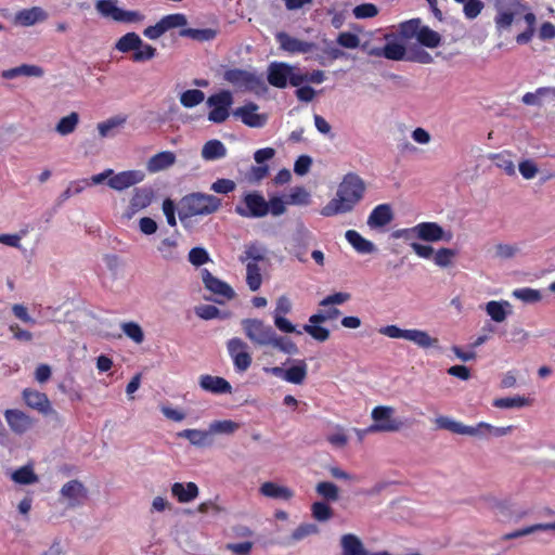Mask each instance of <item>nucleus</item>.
Listing matches in <instances>:
<instances>
[{"label":"nucleus","mask_w":555,"mask_h":555,"mask_svg":"<svg viewBox=\"0 0 555 555\" xmlns=\"http://www.w3.org/2000/svg\"><path fill=\"white\" fill-rule=\"evenodd\" d=\"M227 349L237 373L246 372L250 367L253 358L248 352V345L242 338L233 337L229 339Z\"/></svg>","instance_id":"nucleus-14"},{"label":"nucleus","mask_w":555,"mask_h":555,"mask_svg":"<svg viewBox=\"0 0 555 555\" xmlns=\"http://www.w3.org/2000/svg\"><path fill=\"white\" fill-rule=\"evenodd\" d=\"M259 109L258 104L254 102H247L245 105L235 108L232 115L240 118L242 122L251 128H261L267 122V115L257 114Z\"/></svg>","instance_id":"nucleus-18"},{"label":"nucleus","mask_w":555,"mask_h":555,"mask_svg":"<svg viewBox=\"0 0 555 555\" xmlns=\"http://www.w3.org/2000/svg\"><path fill=\"white\" fill-rule=\"evenodd\" d=\"M392 238H403V242L420 240L427 243L450 242L453 237L451 231H446L437 222H421L412 228L399 229L391 232Z\"/></svg>","instance_id":"nucleus-3"},{"label":"nucleus","mask_w":555,"mask_h":555,"mask_svg":"<svg viewBox=\"0 0 555 555\" xmlns=\"http://www.w3.org/2000/svg\"><path fill=\"white\" fill-rule=\"evenodd\" d=\"M302 330L308 333L317 341L323 343L330 338V331L321 326V323H308L302 326Z\"/></svg>","instance_id":"nucleus-56"},{"label":"nucleus","mask_w":555,"mask_h":555,"mask_svg":"<svg viewBox=\"0 0 555 555\" xmlns=\"http://www.w3.org/2000/svg\"><path fill=\"white\" fill-rule=\"evenodd\" d=\"M486 313L495 323H503L512 314V305L506 300H491L485 306Z\"/></svg>","instance_id":"nucleus-27"},{"label":"nucleus","mask_w":555,"mask_h":555,"mask_svg":"<svg viewBox=\"0 0 555 555\" xmlns=\"http://www.w3.org/2000/svg\"><path fill=\"white\" fill-rule=\"evenodd\" d=\"M435 423L439 429H446L453 434L472 437L480 436V428H477V426H467L448 416H439L435 420Z\"/></svg>","instance_id":"nucleus-24"},{"label":"nucleus","mask_w":555,"mask_h":555,"mask_svg":"<svg viewBox=\"0 0 555 555\" xmlns=\"http://www.w3.org/2000/svg\"><path fill=\"white\" fill-rule=\"evenodd\" d=\"M221 199L215 195L193 192L184 195L178 204V216L182 223L194 216H207L221 207Z\"/></svg>","instance_id":"nucleus-2"},{"label":"nucleus","mask_w":555,"mask_h":555,"mask_svg":"<svg viewBox=\"0 0 555 555\" xmlns=\"http://www.w3.org/2000/svg\"><path fill=\"white\" fill-rule=\"evenodd\" d=\"M145 178V173L142 170H126L113 173L107 180V185L116 191H124L130 186H133L142 182Z\"/></svg>","instance_id":"nucleus-20"},{"label":"nucleus","mask_w":555,"mask_h":555,"mask_svg":"<svg viewBox=\"0 0 555 555\" xmlns=\"http://www.w3.org/2000/svg\"><path fill=\"white\" fill-rule=\"evenodd\" d=\"M198 385L204 391L212 395H224L232 392L231 384L221 376H212L209 374L201 375Z\"/></svg>","instance_id":"nucleus-23"},{"label":"nucleus","mask_w":555,"mask_h":555,"mask_svg":"<svg viewBox=\"0 0 555 555\" xmlns=\"http://www.w3.org/2000/svg\"><path fill=\"white\" fill-rule=\"evenodd\" d=\"M266 248L259 246L257 243H253L246 247L244 255L240 256V261L245 262L247 259H251V262H258L264 260Z\"/></svg>","instance_id":"nucleus-57"},{"label":"nucleus","mask_w":555,"mask_h":555,"mask_svg":"<svg viewBox=\"0 0 555 555\" xmlns=\"http://www.w3.org/2000/svg\"><path fill=\"white\" fill-rule=\"evenodd\" d=\"M118 0H98L96 11L104 17H111L115 22L134 23L143 20V15L138 11H127L117 5Z\"/></svg>","instance_id":"nucleus-11"},{"label":"nucleus","mask_w":555,"mask_h":555,"mask_svg":"<svg viewBox=\"0 0 555 555\" xmlns=\"http://www.w3.org/2000/svg\"><path fill=\"white\" fill-rule=\"evenodd\" d=\"M23 399L29 408L39 411L43 415L56 414V411L52 408L48 396L43 392L25 388L23 390Z\"/></svg>","instance_id":"nucleus-22"},{"label":"nucleus","mask_w":555,"mask_h":555,"mask_svg":"<svg viewBox=\"0 0 555 555\" xmlns=\"http://www.w3.org/2000/svg\"><path fill=\"white\" fill-rule=\"evenodd\" d=\"M312 516L318 521H326L332 518L333 509L324 501L314 502L311 506Z\"/></svg>","instance_id":"nucleus-59"},{"label":"nucleus","mask_w":555,"mask_h":555,"mask_svg":"<svg viewBox=\"0 0 555 555\" xmlns=\"http://www.w3.org/2000/svg\"><path fill=\"white\" fill-rule=\"evenodd\" d=\"M286 203L306 206L310 203V193L304 186H295L291 190Z\"/></svg>","instance_id":"nucleus-53"},{"label":"nucleus","mask_w":555,"mask_h":555,"mask_svg":"<svg viewBox=\"0 0 555 555\" xmlns=\"http://www.w3.org/2000/svg\"><path fill=\"white\" fill-rule=\"evenodd\" d=\"M179 236L180 233L176 231L172 236L164 238L157 246V250L165 260L179 261L181 259L180 253L177 250Z\"/></svg>","instance_id":"nucleus-31"},{"label":"nucleus","mask_w":555,"mask_h":555,"mask_svg":"<svg viewBox=\"0 0 555 555\" xmlns=\"http://www.w3.org/2000/svg\"><path fill=\"white\" fill-rule=\"evenodd\" d=\"M47 16V12L43 9L33 7L18 11L15 15V23L22 26H31L37 22L44 21Z\"/></svg>","instance_id":"nucleus-29"},{"label":"nucleus","mask_w":555,"mask_h":555,"mask_svg":"<svg viewBox=\"0 0 555 555\" xmlns=\"http://www.w3.org/2000/svg\"><path fill=\"white\" fill-rule=\"evenodd\" d=\"M121 328L127 337L132 339L137 344H141L144 340V333L142 327L135 322H125L121 324Z\"/></svg>","instance_id":"nucleus-62"},{"label":"nucleus","mask_w":555,"mask_h":555,"mask_svg":"<svg viewBox=\"0 0 555 555\" xmlns=\"http://www.w3.org/2000/svg\"><path fill=\"white\" fill-rule=\"evenodd\" d=\"M4 416L11 430L17 435H22L33 427V420L20 410H7Z\"/></svg>","instance_id":"nucleus-26"},{"label":"nucleus","mask_w":555,"mask_h":555,"mask_svg":"<svg viewBox=\"0 0 555 555\" xmlns=\"http://www.w3.org/2000/svg\"><path fill=\"white\" fill-rule=\"evenodd\" d=\"M234 102L230 90H221L208 96L206 105L211 108L208 113V120L214 124H222L230 116V109Z\"/></svg>","instance_id":"nucleus-9"},{"label":"nucleus","mask_w":555,"mask_h":555,"mask_svg":"<svg viewBox=\"0 0 555 555\" xmlns=\"http://www.w3.org/2000/svg\"><path fill=\"white\" fill-rule=\"evenodd\" d=\"M126 122V117L114 116L107 120L98 124V130L102 138L115 135L114 130Z\"/></svg>","instance_id":"nucleus-50"},{"label":"nucleus","mask_w":555,"mask_h":555,"mask_svg":"<svg viewBox=\"0 0 555 555\" xmlns=\"http://www.w3.org/2000/svg\"><path fill=\"white\" fill-rule=\"evenodd\" d=\"M195 314L203 320H212V319H224L228 317V313H221V311L212 305H201L195 307Z\"/></svg>","instance_id":"nucleus-58"},{"label":"nucleus","mask_w":555,"mask_h":555,"mask_svg":"<svg viewBox=\"0 0 555 555\" xmlns=\"http://www.w3.org/2000/svg\"><path fill=\"white\" fill-rule=\"evenodd\" d=\"M79 122V115L72 112L69 115L62 117L55 126V130L61 135L73 133Z\"/></svg>","instance_id":"nucleus-47"},{"label":"nucleus","mask_w":555,"mask_h":555,"mask_svg":"<svg viewBox=\"0 0 555 555\" xmlns=\"http://www.w3.org/2000/svg\"><path fill=\"white\" fill-rule=\"evenodd\" d=\"M260 493L264 496L279 500H289L293 498V491L284 486H280L272 481H267L261 485Z\"/></svg>","instance_id":"nucleus-37"},{"label":"nucleus","mask_w":555,"mask_h":555,"mask_svg":"<svg viewBox=\"0 0 555 555\" xmlns=\"http://www.w3.org/2000/svg\"><path fill=\"white\" fill-rule=\"evenodd\" d=\"M44 74V70L42 67L38 65H31V64H22L20 66L7 69L2 72V77L4 79H14L20 76H27V77H42Z\"/></svg>","instance_id":"nucleus-35"},{"label":"nucleus","mask_w":555,"mask_h":555,"mask_svg":"<svg viewBox=\"0 0 555 555\" xmlns=\"http://www.w3.org/2000/svg\"><path fill=\"white\" fill-rule=\"evenodd\" d=\"M275 39L280 44V49L292 54H306L318 49L317 43L292 37L285 31L278 33Z\"/></svg>","instance_id":"nucleus-17"},{"label":"nucleus","mask_w":555,"mask_h":555,"mask_svg":"<svg viewBox=\"0 0 555 555\" xmlns=\"http://www.w3.org/2000/svg\"><path fill=\"white\" fill-rule=\"evenodd\" d=\"M155 197L152 186L135 188L126 211L127 218H132L138 211L149 207Z\"/></svg>","instance_id":"nucleus-19"},{"label":"nucleus","mask_w":555,"mask_h":555,"mask_svg":"<svg viewBox=\"0 0 555 555\" xmlns=\"http://www.w3.org/2000/svg\"><path fill=\"white\" fill-rule=\"evenodd\" d=\"M188 259L194 267H201L210 261V256L204 247L196 246L189 251Z\"/></svg>","instance_id":"nucleus-63"},{"label":"nucleus","mask_w":555,"mask_h":555,"mask_svg":"<svg viewBox=\"0 0 555 555\" xmlns=\"http://www.w3.org/2000/svg\"><path fill=\"white\" fill-rule=\"evenodd\" d=\"M388 519L395 522L408 521L413 517V501L408 496L391 500L387 506Z\"/></svg>","instance_id":"nucleus-16"},{"label":"nucleus","mask_w":555,"mask_h":555,"mask_svg":"<svg viewBox=\"0 0 555 555\" xmlns=\"http://www.w3.org/2000/svg\"><path fill=\"white\" fill-rule=\"evenodd\" d=\"M217 35L218 30L212 28H182L179 31V36L190 38L197 42L212 41L214 39H216Z\"/></svg>","instance_id":"nucleus-39"},{"label":"nucleus","mask_w":555,"mask_h":555,"mask_svg":"<svg viewBox=\"0 0 555 555\" xmlns=\"http://www.w3.org/2000/svg\"><path fill=\"white\" fill-rule=\"evenodd\" d=\"M347 242L359 253V254H372L377 251V247L369 240L364 238L356 230H348L345 233Z\"/></svg>","instance_id":"nucleus-33"},{"label":"nucleus","mask_w":555,"mask_h":555,"mask_svg":"<svg viewBox=\"0 0 555 555\" xmlns=\"http://www.w3.org/2000/svg\"><path fill=\"white\" fill-rule=\"evenodd\" d=\"M456 256L455 249L441 247L435 251L433 260L437 267L447 269L453 266Z\"/></svg>","instance_id":"nucleus-42"},{"label":"nucleus","mask_w":555,"mask_h":555,"mask_svg":"<svg viewBox=\"0 0 555 555\" xmlns=\"http://www.w3.org/2000/svg\"><path fill=\"white\" fill-rule=\"evenodd\" d=\"M384 57L392 61H406L408 52L403 44L396 41H387L384 44Z\"/></svg>","instance_id":"nucleus-46"},{"label":"nucleus","mask_w":555,"mask_h":555,"mask_svg":"<svg viewBox=\"0 0 555 555\" xmlns=\"http://www.w3.org/2000/svg\"><path fill=\"white\" fill-rule=\"evenodd\" d=\"M177 437L188 439L191 444L198 448L209 447L212 444V439L209 438L208 430L183 429L177 434Z\"/></svg>","instance_id":"nucleus-36"},{"label":"nucleus","mask_w":555,"mask_h":555,"mask_svg":"<svg viewBox=\"0 0 555 555\" xmlns=\"http://www.w3.org/2000/svg\"><path fill=\"white\" fill-rule=\"evenodd\" d=\"M340 546L343 548L341 555H370V552L365 550L361 540L352 533H347L341 537Z\"/></svg>","instance_id":"nucleus-34"},{"label":"nucleus","mask_w":555,"mask_h":555,"mask_svg":"<svg viewBox=\"0 0 555 555\" xmlns=\"http://www.w3.org/2000/svg\"><path fill=\"white\" fill-rule=\"evenodd\" d=\"M519 253V247L515 244L500 243L494 246V257L501 260H508Z\"/></svg>","instance_id":"nucleus-61"},{"label":"nucleus","mask_w":555,"mask_h":555,"mask_svg":"<svg viewBox=\"0 0 555 555\" xmlns=\"http://www.w3.org/2000/svg\"><path fill=\"white\" fill-rule=\"evenodd\" d=\"M202 280L205 288L215 295L221 296L228 300L233 299L236 295L228 283L212 275L207 269L202 270Z\"/></svg>","instance_id":"nucleus-21"},{"label":"nucleus","mask_w":555,"mask_h":555,"mask_svg":"<svg viewBox=\"0 0 555 555\" xmlns=\"http://www.w3.org/2000/svg\"><path fill=\"white\" fill-rule=\"evenodd\" d=\"M384 335L390 338H402L414 343L424 349H439V339L431 337L427 332L422 330H402L396 325L384 326Z\"/></svg>","instance_id":"nucleus-8"},{"label":"nucleus","mask_w":555,"mask_h":555,"mask_svg":"<svg viewBox=\"0 0 555 555\" xmlns=\"http://www.w3.org/2000/svg\"><path fill=\"white\" fill-rule=\"evenodd\" d=\"M319 532V528L314 524H301L298 526L285 543L286 545H291L294 542L301 541L308 535L314 534Z\"/></svg>","instance_id":"nucleus-52"},{"label":"nucleus","mask_w":555,"mask_h":555,"mask_svg":"<svg viewBox=\"0 0 555 555\" xmlns=\"http://www.w3.org/2000/svg\"><path fill=\"white\" fill-rule=\"evenodd\" d=\"M241 325L245 336L253 345L268 347V341L274 330L273 326L257 318L243 319Z\"/></svg>","instance_id":"nucleus-10"},{"label":"nucleus","mask_w":555,"mask_h":555,"mask_svg":"<svg viewBox=\"0 0 555 555\" xmlns=\"http://www.w3.org/2000/svg\"><path fill=\"white\" fill-rule=\"evenodd\" d=\"M364 185L362 180L353 173H348L339 184L336 197L331 199L322 209L321 215L332 217L349 212L362 198Z\"/></svg>","instance_id":"nucleus-1"},{"label":"nucleus","mask_w":555,"mask_h":555,"mask_svg":"<svg viewBox=\"0 0 555 555\" xmlns=\"http://www.w3.org/2000/svg\"><path fill=\"white\" fill-rule=\"evenodd\" d=\"M11 478L14 482L25 486L33 485L38 481V476L35 474L30 465H25L17 468L12 473Z\"/></svg>","instance_id":"nucleus-45"},{"label":"nucleus","mask_w":555,"mask_h":555,"mask_svg":"<svg viewBox=\"0 0 555 555\" xmlns=\"http://www.w3.org/2000/svg\"><path fill=\"white\" fill-rule=\"evenodd\" d=\"M395 410L390 406H384V431H399L404 427V422L393 417Z\"/></svg>","instance_id":"nucleus-55"},{"label":"nucleus","mask_w":555,"mask_h":555,"mask_svg":"<svg viewBox=\"0 0 555 555\" xmlns=\"http://www.w3.org/2000/svg\"><path fill=\"white\" fill-rule=\"evenodd\" d=\"M175 163V153L170 151H164L152 156L146 164V168L150 172H158L169 168Z\"/></svg>","instance_id":"nucleus-32"},{"label":"nucleus","mask_w":555,"mask_h":555,"mask_svg":"<svg viewBox=\"0 0 555 555\" xmlns=\"http://www.w3.org/2000/svg\"><path fill=\"white\" fill-rule=\"evenodd\" d=\"M60 496L67 501L68 508H76L85 504L88 499V489L80 480L73 479L63 485Z\"/></svg>","instance_id":"nucleus-15"},{"label":"nucleus","mask_w":555,"mask_h":555,"mask_svg":"<svg viewBox=\"0 0 555 555\" xmlns=\"http://www.w3.org/2000/svg\"><path fill=\"white\" fill-rule=\"evenodd\" d=\"M336 43L346 49H356L361 47L370 55L382 56V47L371 48L369 42L360 43L359 37L350 31L340 33L336 38Z\"/></svg>","instance_id":"nucleus-25"},{"label":"nucleus","mask_w":555,"mask_h":555,"mask_svg":"<svg viewBox=\"0 0 555 555\" xmlns=\"http://www.w3.org/2000/svg\"><path fill=\"white\" fill-rule=\"evenodd\" d=\"M141 44V37L137 33L130 31L117 40L115 49L122 53L135 52L137 48H140Z\"/></svg>","instance_id":"nucleus-41"},{"label":"nucleus","mask_w":555,"mask_h":555,"mask_svg":"<svg viewBox=\"0 0 555 555\" xmlns=\"http://www.w3.org/2000/svg\"><path fill=\"white\" fill-rule=\"evenodd\" d=\"M267 81L278 89H285L288 86H299L302 78L299 76V67L285 62H271L267 68Z\"/></svg>","instance_id":"nucleus-4"},{"label":"nucleus","mask_w":555,"mask_h":555,"mask_svg":"<svg viewBox=\"0 0 555 555\" xmlns=\"http://www.w3.org/2000/svg\"><path fill=\"white\" fill-rule=\"evenodd\" d=\"M548 530H555V522H540V524H533L529 525L522 528H518L514 531H511L508 533H505L501 537L502 541H509L518 538H522L529 534H533L539 531H548Z\"/></svg>","instance_id":"nucleus-28"},{"label":"nucleus","mask_w":555,"mask_h":555,"mask_svg":"<svg viewBox=\"0 0 555 555\" xmlns=\"http://www.w3.org/2000/svg\"><path fill=\"white\" fill-rule=\"evenodd\" d=\"M308 366L305 360H293V365L286 369L285 380L301 385L307 377Z\"/></svg>","instance_id":"nucleus-38"},{"label":"nucleus","mask_w":555,"mask_h":555,"mask_svg":"<svg viewBox=\"0 0 555 555\" xmlns=\"http://www.w3.org/2000/svg\"><path fill=\"white\" fill-rule=\"evenodd\" d=\"M205 100V93L199 89H189L180 94V103L185 108H192Z\"/></svg>","instance_id":"nucleus-49"},{"label":"nucleus","mask_w":555,"mask_h":555,"mask_svg":"<svg viewBox=\"0 0 555 555\" xmlns=\"http://www.w3.org/2000/svg\"><path fill=\"white\" fill-rule=\"evenodd\" d=\"M246 283L251 292L258 291L261 286L262 276L260 268L256 262H248L246 264Z\"/></svg>","instance_id":"nucleus-48"},{"label":"nucleus","mask_w":555,"mask_h":555,"mask_svg":"<svg viewBox=\"0 0 555 555\" xmlns=\"http://www.w3.org/2000/svg\"><path fill=\"white\" fill-rule=\"evenodd\" d=\"M530 404L531 400L522 396L498 398L493 401V405L498 409H520Z\"/></svg>","instance_id":"nucleus-43"},{"label":"nucleus","mask_w":555,"mask_h":555,"mask_svg":"<svg viewBox=\"0 0 555 555\" xmlns=\"http://www.w3.org/2000/svg\"><path fill=\"white\" fill-rule=\"evenodd\" d=\"M315 491L326 501L336 502L339 499L338 487L331 481H321L317 485Z\"/></svg>","instance_id":"nucleus-51"},{"label":"nucleus","mask_w":555,"mask_h":555,"mask_svg":"<svg viewBox=\"0 0 555 555\" xmlns=\"http://www.w3.org/2000/svg\"><path fill=\"white\" fill-rule=\"evenodd\" d=\"M234 211L249 219H260L268 216L267 199L259 191H249L242 196L240 204L235 206Z\"/></svg>","instance_id":"nucleus-7"},{"label":"nucleus","mask_w":555,"mask_h":555,"mask_svg":"<svg viewBox=\"0 0 555 555\" xmlns=\"http://www.w3.org/2000/svg\"><path fill=\"white\" fill-rule=\"evenodd\" d=\"M166 31L172 28L184 27L188 24V18L182 13H173L160 18Z\"/></svg>","instance_id":"nucleus-64"},{"label":"nucleus","mask_w":555,"mask_h":555,"mask_svg":"<svg viewBox=\"0 0 555 555\" xmlns=\"http://www.w3.org/2000/svg\"><path fill=\"white\" fill-rule=\"evenodd\" d=\"M156 54V49L142 40V44L140 48H137V51L132 53L130 59L134 63H143L154 59Z\"/></svg>","instance_id":"nucleus-54"},{"label":"nucleus","mask_w":555,"mask_h":555,"mask_svg":"<svg viewBox=\"0 0 555 555\" xmlns=\"http://www.w3.org/2000/svg\"><path fill=\"white\" fill-rule=\"evenodd\" d=\"M490 511L502 521L519 522L531 514V509L527 506L519 505L507 499H499L490 495L485 498Z\"/></svg>","instance_id":"nucleus-5"},{"label":"nucleus","mask_w":555,"mask_h":555,"mask_svg":"<svg viewBox=\"0 0 555 555\" xmlns=\"http://www.w3.org/2000/svg\"><path fill=\"white\" fill-rule=\"evenodd\" d=\"M172 495L180 503H189L198 495V487L194 482H175L171 486Z\"/></svg>","instance_id":"nucleus-30"},{"label":"nucleus","mask_w":555,"mask_h":555,"mask_svg":"<svg viewBox=\"0 0 555 555\" xmlns=\"http://www.w3.org/2000/svg\"><path fill=\"white\" fill-rule=\"evenodd\" d=\"M518 170L525 180H532L540 171L537 162L531 158L520 160L518 164Z\"/></svg>","instance_id":"nucleus-60"},{"label":"nucleus","mask_w":555,"mask_h":555,"mask_svg":"<svg viewBox=\"0 0 555 555\" xmlns=\"http://www.w3.org/2000/svg\"><path fill=\"white\" fill-rule=\"evenodd\" d=\"M225 155L227 149L224 144L217 139L207 141L202 149V157L205 160L220 159L223 158Z\"/></svg>","instance_id":"nucleus-40"},{"label":"nucleus","mask_w":555,"mask_h":555,"mask_svg":"<svg viewBox=\"0 0 555 555\" xmlns=\"http://www.w3.org/2000/svg\"><path fill=\"white\" fill-rule=\"evenodd\" d=\"M420 20H412L401 25L404 36H415L417 41L428 48H436L440 44L441 36L427 26H421Z\"/></svg>","instance_id":"nucleus-13"},{"label":"nucleus","mask_w":555,"mask_h":555,"mask_svg":"<svg viewBox=\"0 0 555 555\" xmlns=\"http://www.w3.org/2000/svg\"><path fill=\"white\" fill-rule=\"evenodd\" d=\"M495 8L498 11L495 25L499 30L509 28L514 18L526 11L520 0H496Z\"/></svg>","instance_id":"nucleus-12"},{"label":"nucleus","mask_w":555,"mask_h":555,"mask_svg":"<svg viewBox=\"0 0 555 555\" xmlns=\"http://www.w3.org/2000/svg\"><path fill=\"white\" fill-rule=\"evenodd\" d=\"M223 79L236 88L255 92L256 94H263L268 91L261 75L242 68L227 69L223 74Z\"/></svg>","instance_id":"nucleus-6"},{"label":"nucleus","mask_w":555,"mask_h":555,"mask_svg":"<svg viewBox=\"0 0 555 555\" xmlns=\"http://www.w3.org/2000/svg\"><path fill=\"white\" fill-rule=\"evenodd\" d=\"M240 428V424L232 420L214 421L209 424V438L212 434L232 435Z\"/></svg>","instance_id":"nucleus-44"}]
</instances>
